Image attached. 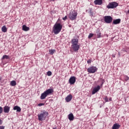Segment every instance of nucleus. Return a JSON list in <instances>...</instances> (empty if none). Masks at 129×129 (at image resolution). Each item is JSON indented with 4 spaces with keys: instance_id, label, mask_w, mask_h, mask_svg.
I'll use <instances>...</instances> for the list:
<instances>
[{
    "instance_id": "ddd939ff",
    "label": "nucleus",
    "mask_w": 129,
    "mask_h": 129,
    "mask_svg": "<svg viewBox=\"0 0 129 129\" xmlns=\"http://www.w3.org/2000/svg\"><path fill=\"white\" fill-rule=\"evenodd\" d=\"M94 36H97V38H101V32L99 29H97L96 34H94Z\"/></svg>"
},
{
    "instance_id": "dca6fc26",
    "label": "nucleus",
    "mask_w": 129,
    "mask_h": 129,
    "mask_svg": "<svg viewBox=\"0 0 129 129\" xmlns=\"http://www.w3.org/2000/svg\"><path fill=\"white\" fill-rule=\"evenodd\" d=\"M14 110H16L17 112H21V110H22V109H21V107L18 106H15L13 108Z\"/></svg>"
},
{
    "instance_id": "9b49d317",
    "label": "nucleus",
    "mask_w": 129,
    "mask_h": 129,
    "mask_svg": "<svg viewBox=\"0 0 129 129\" xmlns=\"http://www.w3.org/2000/svg\"><path fill=\"white\" fill-rule=\"evenodd\" d=\"M11 109V107L9 106H5L4 107V112H5V113H9V112H10V110Z\"/></svg>"
},
{
    "instance_id": "4468645a",
    "label": "nucleus",
    "mask_w": 129,
    "mask_h": 129,
    "mask_svg": "<svg viewBox=\"0 0 129 129\" xmlns=\"http://www.w3.org/2000/svg\"><path fill=\"white\" fill-rule=\"evenodd\" d=\"M68 118L70 121H72L74 120V115H73V113H71L68 115Z\"/></svg>"
},
{
    "instance_id": "f8f14e48",
    "label": "nucleus",
    "mask_w": 129,
    "mask_h": 129,
    "mask_svg": "<svg viewBox=\"0 0 129 129\" xmlns=\"http://www.w3.org/2000/svg\"><path fill=\"white\" fill-rule=\"evenodd\" d=\"M72 98H73V96H72V95L70 94L66 97L65 100L67 102H70L72 100Z\"/></svg>"
},
{
    "instance_id": "c9c22d12",
    "label": "nucleus",
    "mask_w": 129,
    "mask_h": 129,
    "mask_svg": "<svg viewBox=\"0 0 129 129\" xmlns=\"http://www.w3.org/2000/svg\"><path fill=\"white\" fill-rule=\"evenodd\" d=\"M2 81V77L0 76V82Z\"/></svg>"
},
{
    "instance_id": "c756f323",
    "label": "nucleus",
    "mask_w": 129,
    "mask_h": 129,
    "mask_svg": "<svg viewBox=\"0 0 129 129\" xmlns=\"http://www.w3.org/2000/svg\"><path fill=\"white\" fill-rule=\"evenodd\" d=\"M63 21H66L67 20V16H66L62 18Z\"/></svg>"
},
{
    "instance_id": "2eb2a0df",
    "label": "nucleus",
    "mask_w": 129,
    "mask_h": 129,
    "mask_svg": "<svg viewBox=\"0 0 129 129\" xmlns=\"http://www.w3.org/2000/svg\"><path fill=\"white\" fill-rule=\"evenodd\" d=\"M94 5H98V6H101L102 4V0H95L94 2Z\"/></svg>"
},
{
    "instance_id": "39448f33",
    "label": "nucleus",
    "mask_w": 129,
    "mask_h": 129,
    "mask_svg": "<svg viewBox=\"0 0 129 129\" xmlns=\"http://www.w3.org/2000/svg\"><path fill=\"white\" fill-rule=\"evenodd\" d=\"M69 18L71 21H74L77 18V12L75 11H71L69 14Z\"/></svg>"
},
{
    "instance_id": "4c0bfd02",
    "label": "nucleus",
    "mask_w": 129,
    "mask_h": 129,
    "mask_svg": "<svg viewBox=\"0 0 129 129\" xmlns=\"http://www.w3.org/2000/svg\"><path fill=\"white\" fill-rule=\"evenodd\" d=\"M118 55H119V56H120L119 52H118Z\"/></svg>"
},
{
    "instance_id": "f03ea898",
    "label": "nucleus",
    "mask_w": 129,
    "mask_h": 129,
    "mask_svg": "<svg viewBox=\"0 0 129 129\" xmlns=\"http://www.w3.org/2000/svg\"><path fill=\"white\" fill-rule=\"evenodd\" d=\"M79 40L78 39L74 38L72 40L71 48L74 52H78L80 48V45L78 44Z\"/></svg>"
},
{
    "instance_id": "393cba45",
    "label": "nucleus",
    "mask_w": 129,
    "mask_h": 129,
    "mask_svg": "<svg viewBox=\"0 0 129 129\" xmlns=\"http://www.w3.org/2000/svg\"><path fill=\"white\" fill-rule=\"evenodd\" d=\"M94 35V34H93L92 33H90L88 36V38L90 39L91 38H92V37H93Z\"/></svg>"
},
{
    "instance_id": "a211bd4d",
    "label": "nucleus",
    "mask_w": 129,
    "mask_h": 129,
    "mask_svg": "<svg viewBox=\"0 0 129 129\" xmlns=\"http://www.w3.org/2000/svg\"><path fill=\"white\" fill-rule=\"evenodd\" d=\"M22 30L25 32H28L30 30V28L24 25L22 26Z\"/></svg>"
},
{
    "instance_id": "f704fd0d",
    "label": "nucleus",
    "mask_w": 129,
    "mask_h": 129,
    "mask_svg": "<svg viewBox=\"0 0 129 129\" xmlns=\"http://www.w3.org/2000/svg\"><path fill=\"white\" fill-rule=\"evenodd\" d=\"M112 57H113V58H115V54H112Z\"/></svg>"
},
{
    "instance_id": "0eeeda50",
    "label": "nucleus",
    "mask_w": 129,
    "mask_h": 129,
    "mask_svg": "<svg viewBox=\"0 0 129 129\" xmlns=\"http://www.w3.org/2000/svg\"><path fill=\"white\" fill-rule=\"evenodd\" d=\"M98 70V69L96 67H91L87 69L88 73H95Z\"/></svg>"
},
{
    "instance_id": "a878e982",
    "label": "nucleus",
    "mask_w": 129,
    "mask_h": 129,
    "mask_svg": "<svg viewBox=\"0 0 129 129\" xmlns=\"http://www.w3.org/2000/svg\"><path fill=\"white\" fill-rule=\"evenodd\" d=\"M47 76H51L52 75V72L51 71H48L47 72Z\"/></svg>"
},
{
    "instance_id": "7ed1b4c3",
    "label": "nucleus",
    "mask_w": 129,
    "mask_h": 129,
    "mask_svg": "<svg viewBox=\"0 0 129 129\" xmlns=\"http://www.w3.org/2000/svg\"><path fill=\"white\" fill-rule=\"evenodd\" d=\"M62 28H63V25L60 23H56L53 27L52 32L55 35H58V34L61 32Z\"/></svg>"
},
{
    "instance_id": "5701e85b",
    "label": "nucleus",
    "mask_w": 129,
    "mask_h": 129,
    "mask_svg": "<svg viewBox=\"0 0 129 129\" xmlns=\"http://www.w3.org/2000/svg\"><path fill=\"white\" fill-rule=\"evenodd\" d=\"M55 52H56V50L55 49H50L49 50V53L50 55H53V54H54V53H55Z\"/></svg>"
},
{
    "instance_id": "1a4fd4ad",
    "label": "nucleus",
    "mask_w": 129,
    "mask_h": 129,
    "mask_svg": "<svg viewBox=\"0 0 129 129\" xmlns=\"http://www.w3.org/2000/svg\"><path fill=\"white\" fill-rule=\"evenodd\" d=\"M76 82V78L75 77H71L69 79V83L71 85H73Z\"/></svg>"
},
{
    "instance_id": "f3484780",
    "label": "nucleus",
    "mask_w": 129,
    "mask_h": 129,
    "mask_svg": "<svg viewBox=\"0 0 129 129\" xmlns=\"http://www.w3.org/2000/svg\"><path fill=\"white\" fill-rule=\"evenodd\" d=\"M120 23V19H115L113 21V25H118Z\"/></svg>"
},
{
    "instance_id": "6e6552de",
    "label": "nucleus",
    "mask_w": 129,
    "mask_h": 129,
    "mask_svg": "<svg viewBox=\"0 0 129 129\" xmlns=\"http://www.w3.org/2000/svg\"><path fill=\"white\" fill-rule=\"evenodd\" d=\"M104 22L106 24H110L112 22V17L109 16H106L104 17Z\"/></svg>"
},
{
    "instance_id": "9d476101",
    "label": "nucleus",
    "mask_w": 129,
    "mask_h": 129,
    "mask_svg": "<svg viewBox=\"0 0 129 129\" xmlns=\"http://www.w3.org/2000/svg\"><path fill=\"white\" fill-rule=\"evenodd\" d=\"M99 90H100V86H97L93 89L92 94H95L96 92H98Z\"/></svg>"
},
{
    "instance_id": "c85d7f7f",
    "label": "nucleus",
    "mask_w": 129,
    "mask_h": 129,
    "mask_svg": "<svg viewBox=\"0 0 129 129\" xmlns=\"http://www.w3.org/2000/svg\"><path fill=\"white\" fill-rule=\"evenodd\" d=\"M43 105H45L44 103H41L38 104V106H43Z\"/></svg>"
},
{
    "instance_id": "aec40b11",
    "label": "nucleus",
    "mask_w": 129,
    "mask_h": 129,
    "mask_svg": "<svg viewBox=\"0 0 129 129\" xmlns=\"http://www.w3.org/2000/svg\"><path fill=\"white\" fill-rule=\"evenodd\" d=\"M88 14H90V17H93V11H92V8H89L88 10H87Z\"/></svg>"
},
{
    "instance_id": "4be33fe9",
    "label": "nucleus",
    "mask_w": 129,
    "mask_h": 129,
    "mask_svg": "<svg viewBox=\"0 0 129 129\" xmlns=\"http://www.w3.org/2000/svg\"><path fill=\"white\" fill-rule=\"evenodd\" d=\"M10 85L11 86H16L17 85V82H16V81H12L10 83Z\"/></svg>"
},
{
    "instance_id": "cd10ccee",
    "label": "nucleus",
    "mask_w": 129,
    "mask_h": 129,
    "mask_svg": "<svg viewBox=\"0 0 129 129\" xmlns=\"http://www.w3.org/2000/svg\"><path fill=\"white\" fill-rule=\"evenodd\" d=\"M3 111H4V109H3L1 106H0V114H2V113H3Z\"/></svg>"
},
{
    "instance_id": "58836bf2",
    "label": "nucleus",
    "mask_w": 129,
    "mask_h": 129,
    "mask_svg": "<svg viewBox=\"0 0 129 129\" xmlns=\"http://www.w3.org/2000/svg\"><path fill=\"white\" fill-rule=\"evenodd\" d=\"M103 85V83H102V84H101V85Z\"/></svg>"
},
{
    "instance_id": "e433bc0d",
    "label": "nucleus",
    "mask_w": 129,
    "mask_h": 129,
    "mask_svg": "<svg viewBox=\"0 0 129 129\" xmlns=\"http://www.w3.org/2000/svg\"><path fill=\"white\" fill-rule=\"evenodd\" d=\"M52 129H58V128H57V127H53Z\"/></svg>"
},
{
    "instance_id": "6ab92c4d",
    "label": "nucleus",
    "mask_w": 129,
    "mask_h": 129,
    "mask_svg": "<svg viewBox=\"0 0 129 129\" xmlns=\"http://www.w3.org/2000/svg\"><path fill=\"white\" fill-rule=\"evenodd\" d=\"M120 127V125L118 123H115L113 125L112 129H118Z\"/></svg>"
},
{
    "instance_id": "7c9ffc66",
    "label": "nucleus",
    "mask_w": 129,
    "mask_h": 129,
    "mask_svg": "<svg viewBox=\"0 0 129 129\" xmlns=\"http://www.w3.org/2000/svg\"><path fill=\"white\" fill-rule=\"evenodd\" d=\"M128 79H129L128 77H127V76H125V81H127V80H128Z\"/></svg>"
},
{
    "instance_id": "423d86ee",
    "label": "nucleus",
    "mask_w": 129,
    "mask_h": 129,
    "mask_svg": "<svg viewBox=\"0 0 129 129\" xmlns=\"http://www.w3.org/2000/svg\"><path fill=\"white\" fill-rule=\"evenodd\" d=\"M118 6V3L113 2H111L108 4V5L106 6L107 9H115Z\"/></svg>"
},
{
    "instance_id": "20e7f679",
    "label": "nucleus",
    "mask_w": 129,
    "mask_h": 129,
    "mask_svg": "<svg viewBox=\"0 0 129 129\" xmlns=\"http://www.w3.org/2000/svg\"><path fill=\"white\" fill-rule=\"evenodd\" d=\"M53 91H54L52 88L46 90L45 91H44L43 93L41 94L40 96V99H45L47 95H49V94L53 93Z\"/></svg>"
},
{
    "instance_id": "bb28decb",
    "label": "nucleus",
    "mask_w": 129,
    "mask_h": 129,
    "mask_svg": "<svg viewBox=\"0 0 129 129\" xmlns=\"http://www.w3.org/2000/svg\"><path fill=\"white\" fill-rule=\"evenodd\" d=\"M105 102H108V98H107V96H106L104 98Z\"/></svg>"
},
{
    "instance_id": "f257e3e1",
    "label": "nucleus",
    "mask_w": 129,
    "mask_h": 129,
    "mask_svg": "<svg viewBox=\"0 0 129 129\" xmlns=\"http://www.w3.org/2000/svg\"><path fill=\"white\" fill-rule=\"evenodd\" d=\"M48 115H49V113L47 111L45 110L41 111L40 113L37 115L38 120H39V121L46 120V118L48 117Z\"/></svg>"
},
{
    "instance_id": "72a5a7b5",
    "label": "nucleus",
    "mask_w": 129,
    "mask_h": 129,
    "mask_svg": "<svg viewBox=\"0 0 129 129\" xmlns=\"http://www.w3.org/2000/svg\"><path fill=\"white\" fill-rule=\"evenodd\" d=\"M1 124H3V121L0 119V125Z\"/></svg>"
},
{
    "instance_id": "b1692460",
    "label": "nucleus",
    "mask_w": 129,
    "mask_h": 129,
    "mask_svg": "<svg viewBox=\"0 0 129 129\" xmlns=\"http://www.w3.org/2000/svg\"><path fill=\"white\" fill-rule=\"evenodd\" d=\"M2 59H10V57L9 56V55H3Z\"/></svg>"
},
{
    "instance_id": "412c9836",
    "label": "nucleus",
    "mask_w": 129,
    "mask_h": 129,
    "mask_svg": "<svg viewBox=\"0 0 129 129\" xmlns=\"http://www.w3.org/2000/svg\"><path fill=\"white\" fill-rule=\"evenodd\" d=\"M2 31L3 32V33H6L7 32L8 29H7V27L6 26H3L2 28Z\"/></svg>"
},
{
    "instance_id": "2f4dec72",
    "label": "nucleus",
    "mask_w": 129,
    "mask_h": 129,
    "mask_svg": "<svg viewBox=\"0 0 129 129\" xmlns=\"http://www.w3.org/2000/svg\"><path fill=\"white\" fill-rule=\"evenodd\" d=\"M87 63L88 64H90V63H91V59H88L87 60Z\"/></svg>"
},
{
    "instance_id": "473e14b6",
    "label": "nucleus",
    "mask_w": 129,
    "mask_h": 129,
    "mask_svg": "<svg viewBox=\"0 0 129 129\" xmlns=\"http://www.w3.org/2000/svg\"><path fill=\"white\" fill-rule=\"evenodd\" d=\"M0 129H5V126H0Z\"/></svg>"
}]
</instances>
